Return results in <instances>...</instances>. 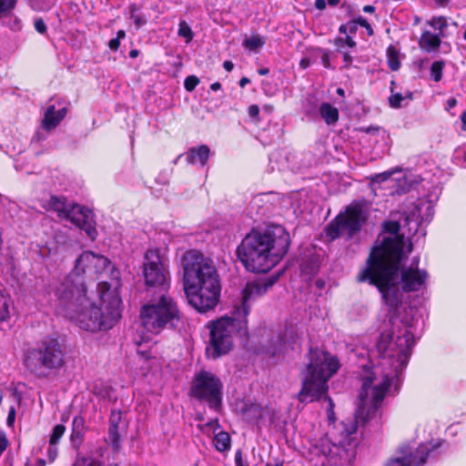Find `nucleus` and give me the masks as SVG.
I'll use <instances>...</instances> for the list:
<instances>
[{"instance_id": "72a5a7b5", "label": "nucleus", "mask_w": 466, "mask_h": 466, "mask_svg": "<svg viewBox=\"0 0 466 466\" xmlns=\"http://www.w3.org/2000/svg\"><path fill=\"white\" fill-rule=\"evenodd\" d=\"M136 12L137 6L136 5H132L130 6V17L133 19L137 29H138L147 24V18L143 15L137 14Z\"/></svg>"}, {"instance_id": "a211bd4d", "label": "nucleus", "mask_w": 466, "mask_h": 466, "mask_svg": "<svg viewBox=\"0 0 466 466\" xmlns=\"http://www.w3.org/2000/svg\"><path fill=\"white\" fill-rule=\"evenodd\" d=\"M186 160L187 164H199L205 166L210 156V149L207 145L190 147L187 152Z\"/></svg>"}, {"instance_id": "8fccbe9b", "label": "nucleus", "mask_w": 466, "mask_h": 466, "mask_svg": "<svg viewBox=\"0 0 466 466\" xmlns=\"http://www.w3.org/2000/svg\"><path fill=\"white\" fill-rule=\"evenodd\" d=\"M259 114V107L257 105H251L248 107V115L251 117H257Z\"/></svg>"}, {"instance_id": "412c9836", "label": "nucleus", "mask_w": 466, "mask_h": 466, "mask_svg": "<svg viewBox=\"0 0 466 466\" xmlns=\"http://www.w3.org/2000/svg\"><path fill=\"white\" fill-rule=\"evenodd\" d=\"M319 115L327 125H334L339 119V111L329 103H322L319 106Z\"/></svg>"}, {"instance_id": "dca6fc26", "label": "nucleus", "mask_w": 466, "mask_h": 466, "mask_svg": "<svg viewBox=\"0 0 466 466\" xmlns=\"http://www.w3.org/2000/svg\"><path fill=\"white\" fill-rule=\"evenodd\" d=\"M400 271V283L405 292L419 290L428 277L427 271L424 269L413 268H402Z\"/></svg>"}, {"instance_id": "4468645a", "label": "nucleus", "mask_w": 466, "mask_h": 466, "mask_svg": "<svg viewBox=\"0 0 466 466\" xmlns=\"http://www.w3.org/2000/svg\"><path fill=\"white\" fill-rule=\"evenodd\" d=\"M429 453L430 449L425 445H420L416 450H400L398 456L388 461L387 466H422L426 463Z\"/></svg>"}, {"instance_id": "bb28decb", "label": "nucleus", "mask_w": 466, "mask_h": 466, "mask_svg": "<svg viewBox=\"0 0 466 466\" xmlns=\"http://www.w3.org/2000/svg\"><path fill=\"white\" fill-rule=\"evenodd\" d=\"M10 298L0 290V321L9 317Z\"/></svg>"}, {"instance_id": "423d86ee", "label": "nucleus", "mask_w": 466, "mask_h": 466, "mask_svg": "<svg viewBox=\"0 0 466 466\" xmlns=\"http://www.w3.org/2000/svg\"><path fill=\"white\" fill-rule=\"evenodd\" d=\"M109 265V260L104 256L96 255L91 251L83 252L77 258L68 279L57 288L56 296L71 304L88 303L90 298L86 295L84 278L93 279Z\"/></svg>"}, {"instance_id": "c85d7f7f", "label": "nucleus", "mask_w": 466, "mask_h": 466, "mask_svg": "<svg viewBox=\"0 0 466 466\" xmlns=\"http://www.w3.org/2000/svg\"><path fill=\"white\" fill-rule=\"evenodd\" d=\"M72 466H103V463L92 456H78Z\"/></svg>"}, {"instance_id": "e433bc0d", "label": "nucleus", "mask_w": 466, "mask_h": 466, "mask_svg": "<svg viewBox=\"0 0 466 466\" xmlns=\"http://www.w3.org/2000/svg\"><path fill=\"white\" fill-rule=\"evenodd\" d=\"M199 79L196 76H188L184 81V87L187 91L192 92L198 85Z\"/></svg>"}, {"instance_id": "ea45409f", "label": "nucleus", "mask_w": 466, "mask_h": 466, "mask_svg": "<svg viewBox=\"0 0 466 466\" xmlns=\"http://www.w3.org/2000/svg\"><path fill=\"white\" fill-rule=\"evenodd\" d=\"M72 431H85V421L82 417H76L73 420Z\"/></svg>"}, {"instance_id": "a18cd8bd", "label": "nucleus", "mask_w": 466, "mask_h": 466, "mask_svg": "<svg viewBox=\"0 0 466 466\" xmlns=\"http://www.w3.org/2000/svg\"><path fill=\"white\" fill-rule=\"evenodd\" d=\"M120 420H121L120 412L113 411L110 416V426L118 427V423L120 422Z\"/></svg>"}, {"instance_id": "9b49d317", "label": "nucleus", "mask_w": 466, "mask_h": 466, "mask_svg": "<svg viewBox=\"0 0 466 466\" xmlns=\"http://www.w3.org/2000/svg\"><path fill=\"white\" fill-rule=\"evenodd\" d=\"M223 384L220 379L210 371L201 370L191 382L189 395L209 409L218 411L222 407Z\"/></svg>"}, {"instance_id": "13d9d810", "label": "nucleus", "mask_w": 466, "mask_h": 466, "mask_svg": "<svg viewBox=\"0 0 466 466\" xmlns=\"http://www.w3.org/2000/svg\"><path fill=\"white\" fill-rule=\"evenodd\" d=\"M457 105V100L454 97H451L447 101V110L453 108Z\"/></svg>"}, {"instance_id": "c9c22d12", "label": "nucleus", "mask_w": 466, "mask_h": 466, "mask_svg": "<svg viewBox=\"0 0 466 466\" xmlns=\"http://www.w3.org/2000/svg\"><path fill=\"white\" fill-rule=\"evenodd\" d=\"M17 0H0V16L15 9Z\"/></svg>"}, {"instance_id": "338daca9", "label": "nucleus", "mask_w": 466, "mask_h": 466, "mask_svg": "<svg viewBox=\"0 0 466 466\" xmlns=\"http://www.w3.org/2000/svg\"><path fill=\"white\" fill-rule=\"evenodd\" d=\"M419 261H420V259L418 257L413 258L410 266H409L408 268H418Z\"/></svg>"}, {"instance_id": "473e14b6", "label": "nucleus", "mask_w": 466, "mask_h": 466, "mask_svg": "<svg viewBox=\"0 0 466 466\" xmlns=\"http://www.w3.org/2000/svg\"><path fill=\"white\" fill-rule=\"evenodd\" d=\"M177 34L179 36L186 38L187 42L191 41L194 36L190 26L184 20L179 22Z\"/></svg>"}, {"instance_id": "a19ab883", "label": "nucleus", "mask_w": 466, "mask_h": 466, "mask_svg": "<svg viewBox=\"0 0 466 466\" xmlns=\"http://www.w3.org/2000/svg\"><path fill=\"white\" fill-rule=\"evenodd\" d=\"M34 25H35V29L39 33V34H45L46 32V23L45 21L43 20V18H37L35 20V23H34Z\"/></svg>"}, {"instance_id": "864d4df0", "label": "nucleus", "mask_w": 466, "mask_h": 466, "mask_svg": "<svg viewBox=\"0 0 466 466\" xmlns=\"http://www.w3.org/2000/svg\"><path fill=\"white\" fill-rule=\"evenodd\" d=\"M360 130L364 131L367 134H377L379 132V130H380V127H379L370 126V127H361Z\"/></svg>"}, {"instance_id": "bf43d9fd", "label": "nucleus", "mask_w": 466, "mask_h": 466, "mask_svg": "<svg viewBox=\"0 0 466 466\" xmlns=\"http://www.w3.org/2000/svg\"><path fill=\"white\" fill-rule=\"evenodd\" d=\"M223 67L228 71V72H230L233 67H234V64L229 61V60H226L224 63H223Z\"/></svg>"}, {"instance_id": "2f4dec72", "label": "nucleus", "mask_w": 466, "mask_h": 466, "mask_svg": "<svg viewBox=\"0 0 466 466\" xmlns=\"http://www.w3.org/2000/svg\"><path fill=\"white\" fill-rule=\"evenodd\" d=\"M430 25H431L434 29L439 30L440 35L444 36L443 30L448 26L447 21L444 17H433L431 21L428 22Z\"/></svg>"}, {"instance_id": "e2e57ef3", "label": "nucleus", "mask_w": 466, "mask_h": 466, "mask_svg": "<svg viewBox=\"0 0 466 466\" xmlns=\"http://www.w3.org/2000/svg\"><path fill=\"white\" fill-rule=\"evenodd\" d=\"M461 123H462V130H465L466 131V111H464L461 116Z\"/></svg>"}, {"instance_id": "f704fd0d", "label": "nucleus", "mask_w": 466, "mask_h": 466, "mask_svg": "<svg viewBox=\"0 0 466 466\" xmlns=\"http://www.w3.org/2000/svg\"><path fill=\"white\" fill-rule=\"evenodd\" d=\"M108 438L115 450L119 448L120 437L118 432V427L109 426Z\"/></svg>"}, {"instance_id": "37998d69", "label": "nucleus", "mask_w": 466, "mask_h": 466, "mask_svg": "<svg viewBox=\"0 0 466 466\" xmlns=\"http://www.w3.org/2000/svg\"><path fill=\"white\" fill-rule=\"evenodd\" d=\"M57 453H58L57 447L56 445H53V446L50 445L47 450L48 459H49L50 462H53L56 460V458L57 457Z\"/></svg>"}, {"instance_id": "0e129e2a", "label": "nucleus", "mask_w": 466, "mask_h": 466, "mask_svg": "<svg viewBox=\"0 0 466 466\" xmlns=\"http://www.w3.org/2000/svg\"><path fill=\"white\" fill-rule=\"evenodd\" d=\"M250 83V80L249 78L246 77V76H243L240 80H239V86L241 87H244L246 85L249 84Z\"/></svg>"}, {"instance_id": "4c0bfd02", "label": "nucleus", "mask_w": 466, "mask_h": 466, "mask_svg": "<svg viewBox=\"0 0 466 466\" xmlns=\"http://www.w3.org/2000/svg\"><path fill=\"white\" fill-rule=\"evenodd\" d=\"M84 434L85 431H72L70 439L75 448H78L82 444Z\"/></svg>"}, {"instance_id": "58836bf2", "label": "nucleus", "mask_w": 466, "mask_h": 466, "mask_svg": "<svg viewBox=\"0 0 466 466\" xmlns=\"http://www.w3.org/2000/svg\"><path fill=\"white\" fill-rule=\"evenodd\" d=\"M405 98L404 96H402L400 93H395L391 95L389 98L390 106L392 108H400L401 106V101H403Z\"/></svg>"}, {"instance_id": "ddd939ff", "label": "nucleus", "mask_w": 466, "mask_h": 466, "mask_svg": "<svg viewBox=\"0 0 466 466\" xmlns=\"http://www.w3.org/2000/svg\"><path fill=\"white\" fill-rule=\"evenodd\" d=\"M365 220L362 205L359 202H353L347 207L345 214H339L329 224L327 234L332 239L338 238L345 233L351 238L360 230Z\"/></svg>"}, {"instance_id": "09e8293b", "label": "nucleus", "mask_w": 466, "mask_h": 466, "mask_svg": "<svg viewBox=\"0 0 466 466\" xmlns=\"http://www.w3.org/2000/svg\"><path fill=\"white\" fill-rule=\"evenodd\" d=\"M15 408L12 407L7 415V420H6L7 424L9 426H12L15 422Z\"/></svg>"}, {"instance_id": "2eb2a0df", "label": "nucleus", "mask_w": 466, "mask_h": 466, "mask_svg": "<svg viewBox=\"0 0 466 466\" xmlns=\"http://www.w3.org/2000/svg\"><path fill=\"white\" fill-rule=\"evenodd\" d=\"M66 220L71 221L75 226L84 230L90 238H96V229L90 209L73 203Z\"/></svg>"}, {"instance_id": "6e6d98bb", "label": "nucleus", "mask_w": 466, "mask_h": 466, "mask_svg": "<svg viewBox=\"0 0 466 466\" xmlns=\"http://www.w3.org/2000/svg\"><path fill=\"white\" fill-rule=\"evenodd\" d=\"M327 5V1L325 0H316L315 7L319 10H323Z\"/></svg>"}, {"instance_id": "f8f14e48", "label": "nucleus", "mask_w": 466, "mask_h": 466, "mask_svg": "<svg viewBox=\"0 0 466 466\" xmlns=\"http://www.w3.org/2000/svg\"><path fill=\"white\" fill-rule=\"evenodd\" d=\"M347 435L343 441H335L329 434L320 437L315 448L325 456L330 464L343 466L349 464L355 457L354 445L350 436L356 431V425L353 424L350 430L345 429Z\"/></svg>"}, {"instance_id": "c03bdc74", "label": "nucleus", "mask_w": 466, "mask_h": 466, "mask_svg": "<svg viewBox=\"0 0 466 466\" xmlns=\"http://www.w3.org/2000/svg\"><path fill=\"white\" fill-rule=\"evenodd\" d=\"M9 442L5 434L0 431V454H2L7 448Z\"/></svg>"}, {"instance_id": "aec40b11", "label": "nucleus", "mask_w": 466, "mask_h": 466, "mask_svg": "<svg viewBox=\"0 0 466 466\" xmlns=\"http://www.w3.org/2000/svg\"><path fill=\"white\" fill-rule=\"evenodd\" d=\"M442 36L440 35L432 34L430 31H425L422 33L419 39V46L421 49L426 52H431L437 50L441 46V38Z\"/></svg>"}, {"instance_id": "f257e3e1", "label": "nucleus", "mask_w": 466, "mask_h": 466, "mask_svg": "<svg viewBox=\"0 0 466 466\" xmlns=\"http://www.w3.org/2000/svg\"><path fill=\"white\" fill-rule=\"evenodd\" d=\"M383 228L385 231L396 236L384 238L380 245L371 248L357 279L378 289L389 307L388 316L392 329L382 333L377 344L378 353L381 358L380 365L384 370L382 380L374 384V378L371 376L364 379L359 393L357 410H379L392 380H399L406 368L415 343L408 326L400 327L396 323L397 310L401 304L399 269L400 262L405 258V240L403 237L397 235L400 228L399 222L387 221Z\"/></svg>"}, {"instance_id": "5701e85b", "label": "nucleus", "mask_w": 466, "mask_h": 466, "mask_svg": "<svg viewBox=\"0 0 466 466\" xmlns=\"http://www.w3.org/2000/svg\"><path fill=\"white\" fill-rule=\"evenodd\" d=\"M230 436L226 431H220L215 435L213 442L216 449L219 451H225L230 449Z\"/></svg>"}, {"instance_id": "b1692460", "label": "nucleus", "mask_w": 466, "mask_h": 466, "mask_svg": "<svg viewBox=\"0 0 466 466\" xmlns=\"http://www.w3.org/2000/svg\"><path fill=\"white\" fill-rule=\"evenodd\" d=\"M284 343L285 339L279 332L273 334L270 339V345L267 347L266 352L270 356H276L280 351Z\"/></svg>"}, {"instance_id": "79ce46f5", "label": "nucleus", "mask_w": 466, "mask_h": 466, "mask_svg": "<svg viewBox=\"0 0 466 466\" xmlns=\"http://www.w3.org/2000/svg\"><path fill=\"white\" fill-rule=\"evenodd\" d=\"M325 400H327L328 402H329V408H328V410H327L328 418H329V420L333 421L334 420V416H335V413H334V403H333L331 398L329 397V396H325Z\"/></svg>"}, {"instance_id": "f3484780", "label": "nucleus", "mask_w": 466, "mask_h": 466, "mask_svg": "<svg viewBox=\"0 0 466 466\" xmlns=\"http://www.w3.org/2000/svg\"><path fill=\"white\" fill-rule=\"evenodd\" d=\"M66 112L67 108L66 106L56 111L54 105L48 106L42 120V127L46 130L54 129L65 118Z\"/></svg>"}, {"instance_id": "1a4fd4ad", "label": "nucleus", "mask_w": 466, "mask_h": 466, "mask_svg": "<svg viewBox=\"0 0 466 466\" xmlns=\"http://www.w3.org/2000/svg\"><path fill=\"white\" fill-rule=\"evenodd\" d=\"M66 354V348L57 338L46 337L27 351L25 365L36 377L45 378L64 367Z\"/></svg>"}, {"instance_id": "de8ad7c7", "label": "nucleus", "mask_w": 466, "mask_h": 466, "mask_svg": "<svg viewBox=\"0 0 466 466\" xmlns=\"http://www.w3.org/2000/svg\"><path fill=\"white\" fill-rule=\"evenodd\" d=\"M321 62L326 68H330V62H329V51L325 50L322 53L321 56Z\"/></svg>"}, {"instance_id": "5fc2aeb1", "label": "nucleus", "mask_w": 466, "mask_h": 466, "mask_svg": "<svg viewBox=\"0 0 466 466\" xmlns=\"http://www.w3.org/2000/svg\"><path fill=\"white\" fill-rule=\"evenodd\" d=\"M354 22L356 23L357 26H366V25H368V21L366 18H364L363 16H358L357 18L353 19Z\"/></svg>"}, {"instance_id": "49530a36", "label": "nucleus", "mask_w": 466, "mask_h": 466, "mask_svg": "<svg viewBox=\"0 0 466 466\" xmlns=\"http://www.w3.org/2000/svg\"><path fill=\"white\" fill-rule=\"evenodd\" d=\"M235 462L237 466H248L247 463L243 461L242 459V451L241 450H238L235 454Z\"/></svg>"}, {"instance_id": "680f3d73", "label": "nucleus", "mask_w": 466, "mask_h": 466, "mask_svg": "<svg viewBox=\"0 0 466 466\" xmlns=\"http://www.w3.org/2000/svg\"><path fill=\"white\" fill-rule=\"evenodd\" d=\"M363 11L365 13H374L375 12V7L373 5H367L363 7Z\"/></svg>"}, {"instance_id": "4d7b16f0", "label": "nucleus", "mask_w": 466, "mask_h": 466, "mask_svg": "<svg viewBox=\"0 0 466 466\" xmlns=\"http://www.w3.org/2000/svg\"><path fill=\"white\" fill-rule=\"evenodd\" d=\"M344 41H345V44L349 46V47H355L356 46V42L352 39V37H350V35H347L345 38H344Z\"/></svg>"}, {"instance_id": "603ef678", "label": "nucleus", "mask_w": 466, "mask_h": 466, "mask_svg": "<svg viewBox=\"0 0 466 466\" xmlns=\"http://www.w3.org/2000/svg\"><path fill=\"white\" fill-rule=\"evenodd\" d=\"M120 46V41L118 38H113L109 41L108 46L111 50L116 51Z\"/></svg>"}, {"instance_id": "9d476101", "label": "nucleus", "mask_w": 466, "mask_h": 466, "mask_svg": "<svg viewBox=\"0 0 466 466\" xmlns=\"http://www.w3.org/2000/svg\"><path fill=\"white\" fill-rule=\"evenodd\" d=\"M143 258L142 276L147 296L167 293L170 280L167 259L158 248L147 250Z\"/></svg>"}, {"instance_id": "20e7f679", "label": "nucleus", "mask_w": 466, "mask_h": 466, "mask_svg": "<svg viewBox=\"0 0 466 466\" xmlns=\"http://www.w3.org/2000/svg\"><path fill=\"white\" fill-rule=\"evenodd\" d=\"M277 279V277H271L265 281L247 283L242 291L241 306L234 310L233 316L223 317L212 324L209 346L207 348L208 357L217 359L231 350L233 333L247 330L249 303L265 295Z\"/></svg>"}, {"instance_id": "a878e982", "label": "nucleus", "mask_w": 466, "mask_h": 466, "mask_svg": "<svg viewBox=\"0 0 466 466\" xmlns=\"http://www.w3.org/2000/svg\"><path fill=\"white\" fill-rule=\"evenodd\" d=\"M264 45V39L258 35L248 37L243 41L244 47L248 49L249 51H255L262 47Z\"/></svg>"}, {"instance_id": "f03ea898", "label": "nucleus", "mask_w": 466, "mask_h": 466, "mask_svg": "<svg viewBox=\"0 0 466 466\" xmlns=\"http://www.w3.org/2000/svg\"><path fill=\"white\" fill-rule=\"evenodd\" d=\"M183 288L188 303L199 312L213 309L220 298V277L212 258L188 249L180 258Z\"/></svg>"}, {"instance_id": "0eeeda50", "label": "nucleus", "mask_w": 466, "mask_h": 466, "mask_svg": "<svg viewBox=\"0 0 466 466\" xmlns=\"http://www.w3.org/2000/svg\"><path fill=\"white\" fill-rule=\"evenodd\" d=\"M109 289L110 286L106 281L97 284L100 305L90 304L89 309L78 314L76 321L80 329L91 332L107 330L118 321L121 317V300L116 294L110 292Z\"/></svg>"}, {"instance_id": "c756f323", "label": "nucleus", "mask_w": 466, "mask_h": 466, "mask_svg": "<svg viewBox=\"0 0 466 466\" xmlns=\"http://www.w3.org/2000/svg\"><path fill=\"white\" fill-rule=\"evenodd\" d=\"M445 66L444 61H435L431 66V76L435 82L441 81L442 77V70Z\"/></svg>"}, {"instance_id": "3c124183", "label": "nucleus", "mask_w": 466, "mask_h": 466, "mask_svg": "<svg viewBox=\"0 0 466 466\" xmlns=\"http://www.w3.org/2000/svg\"><path fill=\"white\" fill-rule=\"evenodd\" d=\"M347 27H348V33H350V34H355L358 30V26L353 19L347 22Z\"/></svg>"}, {"instance_id": "7ed1b4c3", "label": "nucleus", "mask_w": 466, "mask_h": 466, "mask_svg": "<svg viewBox=\"0 0 466 466\" xmlns=\"http://www.w3.org/2000/svg\"><path fill=\"white\" fill-rule=\"evenodd\" d=\"M290 237L286 228L270 224L264 229L253 228L237 247V257L253 273H267L287 254Z\"/></svg>"}, {"instance_id": "4be33fe9", "label": "nucleus", "mask_w": 466, "mask_h": 466, "mask_svg": "<svg viewBox=\"0 0 466 466\" xmlns=\"http://www.w3.org/2000/svg\"><path fill=\"white\" fill-rule=\"evenodd\" d=\"M416 213L418 215V218H420L421 222H429L433 218V207L430 202L420 203L416 207V211L414 212V215Z\"/></svg>"}, {"instance_id": "6e6552de", "label": "nucleus", "mask_w": 466, "mask_h": 466, "mask_svg": "<svg viewBox=\"0 0 466 466\" xmlns=\"http://www.w3.org/2000/svg\"><path fill=\"white\" fill-rule=\"evenodd\" d=\"M149 297L140 309L143 328L153 334H159L164 329H176L183 315L175 299L167 293Z\"/></svg>"}, {"instance_id": "052dcab7", "label": "nucleus", "mask_w": 466, "mask_h": 466, "mask_svg": "<svg viewBox=\"0 0 466 466\" xmlns=\"http://www.w3.org/2000/svg\"><path fill=\"white\" fill-rule=\"evenodd\" d=\"M302 68H307L310 66V60L309 58H302L299 63Z\"/></svg>"}, {"instance_id": "39448f33", "label": "nucleus", "mask_w": 466, "mask_h": 466, "mask_svg": "<svg viewBox=\"0 0 466 466\" xmlns=\"http://www.w3.org/2000/svg\"><path fill=\"white\" fill-rule=\"evenodd\" d=\"M309 361L302 373V387L298 394L300 402L309 403L319 400L328 390L329 380L339 368V360L328 351L310 348Z\"/></svg>"}, {"instance_id": "774afa93", "label": "nucleus", "mask_w": 466, "mask_h": 466, "mask_svg": "<svg viewBox=\"0 0 466 466\" xmlns=\"http://www.w3.org/2000/svg\"><path fill=\"white\" fill-rule=\"evenodd\" d=\"M266 466H283V462L276 460L275 463L268 462Z\"/></svg>"}, {"instance_id": "69168bd1", "label": "nucleus", "mask_w": 466, "mask_h": 466, "mask_svg": "<svg viewBox=\"0 0 466 466\" xmlns=\"http://www.w3.org/2000/svg\"><path fill=\"white\" fill-rule=\"evenodd\" d=\"M344 44H345L344 38L338 37V38L335 40V45H336L339 48L343 47V45H344Z\"/></svg>"}, {"instance_id": "7c9ffc66", "label": "nucleus", "mask_w": 466, "mask_h": 466, "mask_svg": "<svg viewBox=\"0 0 466 466\" xmlns=\"http://www.w3.org/2000/svg\"><path fill=\"white\" fill-rule=\"evenodd\" d=\"M66 431V427L63 424H56L51 433L50 439H49V444L51 446L56 445L61 439V437L64 435Z\"/></svg>"}, {"instance_id": "393cba45", "label": "nucleus", "mask_w": 466, "mask_h": 466, "mask_svg": "<svg viewBox=\"0 0 466 466\" xmlns=\"http://www.w3.org/2000/svg\"><path fill=\"white\" fill-rule=\"evenodd\" d=\"M399 55V50L393 46L390 45L387 48L388 66L392 71H397L400 67Z\"/></svg>"}, {"instance_id": "cd10ccee", "label": "nucleus", "mask_w": 466, "mask_h": 466, "mask_svg": "<svg viewBox=\"0 0 466 466\" xmlns=\"http://www.w3.org/2000/svg\"><path fill=\"white\" fill-rule=\"evenodd\" d=\"M319 265L316 258H310L302 264V272L307 275H315L318 273Z\"/></svg>"}, {"instance_id": "6ab92c4d", "label": "nucleus", "mask_w": 466, "mask_h": 466, "mask_svg": "<svg viewBox=\"0 0 466 466\" xmlns=\"http://www.w3.org/2000/svg\"><path fill=\"white\" fill-rule=\"evenodd\" d=\"M72 205L64 197L52 196L47 202V209L56 212L60 218L66 219Z\"/></svg>"}]
</instances>
